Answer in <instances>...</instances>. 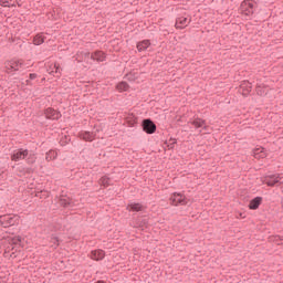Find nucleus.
<instances>
[{
    "label": "nucleus",
    "instance_id": "f257e3e1",
    "mask_svg": "<svg viewBox=\"0 0 283 283\" xmlns=\"http://www.w3.org/2000/svg\"><path fill=\"white\" fill-rule=\"evenodd\" d=\"M240 11L245 17H253L255 12V2L253 0H244L241 2Z\"/></svg>",
    "mask_w": 283,
    "mask_h": 283
},
{
    "label": "nucleus",
    "instance_id": "f03ea898",
    "mask_svg": "<svg viewBox=\"0 0 283 283\" xmlns=\"http://www.w3.org/2000/svg\"><path fill=\"white\" fill-rule=\"evenodd\" d=\"M4 67H6V72L8 74H12V72H19V70H21V67H23V61H21V60L8 61V62H6Z\"/></svg>",
    "mask_w": 283,
    "mask_h": 283
},
{
    "label": "nucleus",
    "instance_id": "7ed1b4c3",
    "mask_svg": "<svg viewBox=\"0 0 283 283\" xmlns=\"http://www.w3.org/2000/svg\"><path fill=\"white\" fill-rule=\"evenodd\" d=\"M0 223L2 227H13V224H19V216L17 214H6L0 218Z\"/></svg>",
    "mask_w": 283,
    "mask_h": 283
},
{
    "label": "nucleus",
    "instance_id": "20e7f679",
    "mask_svg": "<svg viewBox=\"0 0 283 283\" xmlns=\"http://www.w3.org/2000/svg\"><path fill=\"white\" fill-rule=\"evenodd\" d=\"M142 129L145 134H156V123L151 118H145L142 120Z\"/></svg>",
    "mask_w": 283,
    "mask_h": 283
},
{
    "label": "nucleus",
    "instance_id": "39448f33",
    "mask_svg": "<svg viewBox=\"0 0 283 283\" xmlns=\"http://www.w3.org/2000/svg\"><path fill=\"white\" fill-rule=\"evenodd\" d=\"M84 56L92 59V61H97V63H103L105 59H107L103 51H94L93 53L86 52Z\"/></svg>",
    "mask_w": 283,
    "mask_h": 283
},
{
    "label": "nucleus",
    "instance_id": "423d86ee",
    "mask_svg": "<svg viewBox=\"0 0 283 283\" xmlns=\"http://www.w3.org/2000/svg\"><path fill=\"white\" fill-rule=\"evenodd\" d=\"M44 116L48 120H59L63 115L61 114V112L52 107H48L46 109H44Z\"/></svg>",
    "mask_w": 283,
    "mask_h": 283
},
{
    "label": "nucleus",
    "instance_id": "0eeeda50",
    "mask_svg": "<svg viewBox=\"0 0 283 283\" xmlns=\"http://www.w3.org/2000/svg\"><path fill=\"white\" fill-rule=\"evenodd\" d=\"M190 125L195 126V129H205V132H209V126L207 125V120L195 117L193 119H190Z\"/></svg>",
    "mask_w": 283,
    "mask_h": 283
},
{
    "label": "nucleus",
    "instance_id": "6e6552de",
    "mask_svg": "<svg viewBox=\"0 0 283 283\" xmlns=\"http://www.w3.org/2000/svg\"><path fill=\"white\" fill-rule=\"evenodd\" d=\"M170 202L174 207H178V205H187V197L182 193L175 192L170 197Z\"/></svg>",
    "mask_w": 283,
    "mask_h": 283
},
{
    "label": "nucleus",
    "instance_id": "1a4fd4ad",
    "mask_svg": "<svg viewBox=\"0 0 283 283\" xmlns=\"http://www.w3.org/2000/svg\"><path fill=\"white\" fill-rule=\"evenodd\" d=\"M280 180H281L280 175H272L263 178V182L264 185H268V187H275V185H277Z\"/></svg>",
    "mask_w": 283,
    "mask_h": 283
},
{
    "label": "nucleus",
    "instance_id": "9d476101",
    "mask_svg": "<svg viewBox=\"0 0 283 283\" xmlns=\"http://www.w3.org/2000/svg\"><path fill=\"white\" fill-rule=\"evenodd\" d=\"M190 23L191 20H189L188 18L179 17L176 19L175 28H177V30H185V28H187V25H189Z\"/></svg>",
    "mask_w": 283,
    "mask_h": 283
},
{
    "label": "nucleus",
    "instance_id": "9b49d317",
    "mask_svg": "<svg viewBox=\"0 0 283 283\" xmlns=\"http://www.w3.org/2000/svg\"><path fill=\"white\" fill-rule=\"evenodd\" d=\"M27 157L28 150L20 149L13 153V155L11 156V160H13L14 163H19V160H25Z\"/></svg>",
    "mask_w": 283,
    "mask_h": 283
},
{
    "label": "nucleus",
    "instance_id": "f8f14e48",
    "mask_svg": "<svg viewBox=\"0 0 283 283\" xmlns=\"http://www.w3.org/2000/svg\"><path fill=\"white\" fill-rule=\"evenodd\" d=\"M48 74H50L51 76H55L56 78H59L61 76V66H59V64H51L48 69H46Z\"/></svg>",
    "mask_w": 283,
    "mask_h": 283
},
{
    "label": "nucleus",
    "instance_id": "ddd939ff",
    "mask_svg": "<svg viewBox=\"0 0 283 283\" xmlns=\"http://www.w3.org/2000/svg\"><path fill=\"white\" fill-rule=\"evenodd\" d=\"M94 136H95L94 133H90V132L78 133V137L81 138V140H85L86 143H92L93 140H95Z\"/></svg>",
    "mask_w": 283,
    "mask_h": 283
},
{
    "label": "nucleus",
    "instance_id": "4468645a",
    "mask_svg": "<svg viewBox=\"0 0 283 283\" xmlns=\"http://www.w3.org/2000/svg\"><path fill=\"white\" fill-rule=\"evenodd\" d=\"M91 260H95L98 262V260H103L105 258V251L103 250H93L90 255Z\"/></svg>",
    "mask_w": 283,
    "mask_h": 283
},
{
    "label": "nucleus",
    "instance_id": "2eb2a0df",
    "mask_svg": "<svg viewBox=\"0 0 283 283\" xmlns=\"http://www.w3.org/2000/svg\"><path fill=\"white\" fill-rule=\"evenodd\" d=\"M150 45H151V41L143 40L137 42V50L138 52H145V50H147Z\"/></svg>",
    "mask_w": 283,
    "mask_h": 283
},
{
    "label": "nucleus",
    "instance_id": "dca6fc26",
    "mask_svg": "<svg viewBox=\"0 0 283 283\" xmlns=\"http://www.w3.org/2000/svg\"><path fill=\"white\" fill-rule=\"evenodd\" d=\"M18 171V176L20 178H23V176H28V174H30L32 171V168L25 167V166H19L17 168Z\"/></svg>",
    "mask_w": 283,
    "mask_h": 283
},
{
    "label": "nucleus",
    "instance_id": "f3484780",
    "mask_svg": "<svg viewBox=\"0 0 283 283\" xmlns=\"http://www.w3.org/2000/svg\"><path fill=\"white\" fill-rule=\"evenodd\" d=\"M126 125H128V127H136V125H138V117L135 115H128L126 117Z\"/></svg>",
    "mask_w": 283,
    "mask_h": 283
},
{
    "label": "nucleus",
    "instance_id": "a211bd4d",
    "mask_svg": "<svg viewBox=\"0 0 283 283\" xmlns=\"http://www.w3.org/2000/svg\"><path fill=\"white\" fill-rule=\"evenodd\" d=\"M260 205H262V199L261 197H256L250 201L249 209L255 210L260 207Z\"/></svg>",
    "mask_w": 283,
    "mask_h": 283
},
{
    "label": "nucleus",
    "instance_id": "6ab92c4d",
    "mask_svg": "<svg viewBox=\"0 0 283 283\" xmlns=\"http://www.w3.org/2000/svg\"><path fill=\"white\" fill-rule=\"evenodd\" d=\"M43 43H45V35L43 33H38L33 38V44H35V45H43Z\"/></svg>",
    "mask_w": 283,
    "mask_h": 283
},
{
    "label": "nucleus",
    "instance_id": "aec40b11",
    "mask_svg": "<svg viewBox=\"0 0 283 283\" xmlns=\"http://www.w3.org/2000/svg\"><path fill=\"white\" fill-rule=\"evenodd\" d=\"M253 88V85L250 82H243L241 84V90H243V94L248 96V94H251V90Z\"/></svg>",
    "mask_w": 283,
    "mask_h": 283
},
{
    "label": "nucleus",
    "instance_id": "412c9836",
    "mask_svg": "<svg viewBox=\"0 0 283 283\" xmlns=\"http://www.w3.org/2000/svg\"><path fill=\"white\" fill-rule=\"evenodd\" d=\"M254 158L260 160V158H266V153L264 151V148H256L254 150Z\"/></svg>",
    "mask_w": 283,
    "mask_h": 283
},
{
    "label": "nucleus",
    "instance_id": "4be33fe9",
    "mask_svg": "<svg viewBox=\"0 0 283 283\" xmlns=\"http://www.w3.org/2000/svg\"><path fill=\"white\" fill-rule=\"evenodd\" d=\"M127 209H128V211H143V209H145V207H143V205H140V203H129Z\"/></svg>",
    "mask_w": 283,
    "mask_h": 283
},
{
    "label": "nucleus",
    "instance_id": "5701e85b",
    "mask_svg": "<svg viewBox=\"0 0 283 283\" xmlns=\"http://www.w3.org/2000/svg\"><path fill=\"white\" fill-rule=\"evenodd\" d=\"M116 90L119 91V92H127V90H129V84L127 82H125V81L119 82L116 85Z\"/></svg>",
    "mask_w": 283,
    "mask_h": 283
},
{
    "label": "nucleus",
    "instance_id": "b1692460",
    "mask_svg": "<svg viewBox=\"0 0 283 283\" xmlns=\"http://www.w3.org/2000/svg\"><path fill=\"white\" fill-rule=\"evenodd\" d=\"M34 196H35V198H40V199L49 198L50 197V192L46 191V190H36Z\"/></svg>",
    "mask_w": 283,
    "mask_h": 283
},
{
    "label": "nucleus",
    "instance_id": "393cba45",
    "mask_svg": "<svg viewBox=\"0 0 283 283\" xmlns=\"http://www.w3.org/2000/svg\"><path fill=\"white\" fill-rule=\"evenodd\" d=\"M59 156V153H56V150H50L46 154V160L51 161V160H56V157Z\"/></svg>",
    "mask_w": 283,
    "mask_h": 283
},
{
    "label": "nucleus",
    "instance_id": "a878e982",
    "mask_svg": "<svg viewBox=\"0 0 283 283\" xmlns=\"http://www.w3.org/2000/svg\"><path fill=\"white\" fill-rule=\"evenodd\" d=\"M112 180L107 177V176H104L99 179V185L102 187H109Z\"/></svg>",
    "mask_w": 283,
    "mask_h": 283
},
{
    "label": "nucleus",
    "instance_id": "bb28decb",
    "mask_svg": "<svg viewBox=\"0 0 283 283\" xmlns=\"http://www.w3.org/2000/svg\"><path fill=\"white\" fill-rule=\"evenodd\" d=\"M71 202H72V200H70V198H62L61 199L62 207H70Z\"/></svg>",
    "mask_w": 283,
    "mask_h": 283
},
{
    "label": "nucleus",
    "instance_id": "cd10ccee",
    "mask_svg": "<svg viewBox=\"0 0 283 283\" xmlns=\"http://www.w3.org/2000/svg\"><path fill=\"white\" fill-rule=\"evenodd\" d=\"M12 244H21V237H14L12 240H11Z\"/></svg>",
    "mask_w": 283,
    "mask_h": 283
},
{
    "label": "nucleus",
    "instance_id": "c85d7f7f",
    "mask_svg": "<svg viewBox=\"0 0 283 283\" xmlns=\"http://www.w3.org/2000/svg\"><path fill=\"white\" fill-rule=\"evenodd\" d=\"M273 242H275V244H282V237H273Z\"/></svg>",
    "mask_w": 283,
    "mask_h": 283
},
{
    "label": "nucleus",
    "instance_id": "c756f323",
    "mask_svg": "<svg viewBox=\"0 0 283 283\" xmlns=\"http://www.w3.org/2000/svg\"><path fill=\"white\" fill-rule=\"evenodd\" d=\"M1 6L3 7V8H10V0H3L2 1V3H1Z\"/></svg>",
    "mask_w": 283,
    "mask_h": 283
},
{
    "label": "nucleus",
    "instance_id": "7c9ffc66",
    "mask_svg": "<svg viewBox=\"0 0 283 283\" xmlns=\"http://www.w3.org/2000/svg\"><path fill=\"white\" fill-rule=\"evenodd\" d=\"M36 73H30L29 74V78H30V81H34V78H36Z\"/></svg>",
    "mask_w": 283,
    "mask_h": 283
},
{
    "label": "nucleus",
    "instance_id": "2f4dec72",
    "mask_svg": "<svg viewBox=\"0 0 283 283\" xmlns=\"http://www.w3.org/2000/svg\"><path fill=\"white\" fill-rule=\"evenodd\" d=\"M239 218H244V216L242 214V212L239 213Z\"/></svg>",
    "mask_w": 283,
    "mask_h": 283
},
{
    "label": "nucleus",
    "instance_id": "473e14b6",
    "mask_svg": "<svg viewBox=\"0 0 283 283\" xmlns=\"http://www.w3.org/2000/svg\"><path fill=\"white\" fill-rule=\"evenodd\" d=\"M27 85H30V80H27Z\"/></svg>",
    "mask_w": 283,
    "mask_h": 283
},
{
    "label": "nucleus",
    "instance_id": "72a5a7b5",
    "mask_svg": "<svg viewBox=\"0 0 283 283\" xmlns=\"http://www.w3.org/2000/svg\"><path fill=\"white\" fill-rule=\"evenodd\" d=\"M1 174H3V172H0V176H1Z\"/></svg>",
    "mask_w": 283,
    "mask_h": 283
}]
</instances>
